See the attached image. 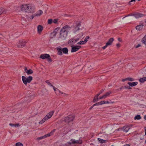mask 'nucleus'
<instances>
[{
	"label": "nucleus",
	"instance_id": "44",
	"mask_svg": "<svg viewBox=\"0 0 146 146\" xmlns=\"http://www.w3.org/2000/svg\"><path fill=\"white\" fill-rule=\"evenodd\" d=\"M108 44L106 43V45L102 47V49H105L107 47V46L109 45Z\"/></svg>",
	"mask_w": 146,
	"mask_h": 146
},
{
	"label": "nucleus",
	"instance_id": "45",
	"mask_svg": "<svg viewBox=\"0 0 146 146\" xmlns=\"http://www.w3.org/2000/svg\"><path fill=\"white\" fill-rule=\"evenodd\" d=\"M36 16H35V14L33 15H32L30 16V18L31 19H33Z\"/></svg>",
	"mask_w": 146,
	"mask_h": 146
},
{
	"label": "nucleus",
	"instance_id": "41",
	"mask_svg": "<svg viewBox=\"0 0 146 146\" xmlns=\"http://www.w3.org/2000/svg\"><path fill=\"white\" fill-rule=\"evenodd\" d=\"M99 104H100V105H101L104 104H105V101L104 100L99 102Z\"/></svg>",
	"mask_w": 146,
	"mask_h": 146
},
{
	"label": "nucleus",
	"instance_id": "5",
	"mask_svg": "<svg viewBox=\"0 0 146 146\" xmlns=\"http://www.w3.org/2000/svg\"><path fill=\"white\" fill-rule=\"evenodd\" d=\"M26 43V41L21 40L17 43V46L19 48H22L25 46Z\"/></svg>",
	"mask_w": 146,
	"mask_h": 146
},
{
	"label": "nucleus",
	"instance_id": "27",
	"mask_svg": "<svg viewBox=\"0 0 146 146\" xmlns=\"http://www.w3.org/2000/svg\"><path fill=\"white\" fill-rule=\"evenodd\" d=\"M131 89V88L130 87V86H121V87L120 88H119V89L120 90H122L123 89Z\"/></svg>",
	"mask_w": 146,
	"mask_h": 146
},
{
	"label": "nucleus",
	"instance_id": "8",
	"mask_svg": "<svg viewBox=\"0 0 146 146\" xmlns=\"http://www.w3.org/2000/svg\"><path fill=\"white\" fill-rule=\"evenodd\" d=\"M68 143L70 144H80L82 143V141L80 139L75 140V139H72L70 140V141L68 142Z\"/></svg>",
	"mask_w": 146,
	"mask_h": 146
},
{
	"label": "nucleus",
	"instance_id": "15",
	"mask_svg": "<svg viewBox=\"0 0 146 146\" xmlns=\"http://www.w3.org/2000/svg\"><path fill=\"white\" fill-rule=\"evenodd\" d=\"M130 128L129 125L125 126L123 127V131L125 132H127Z\"/></svg>",
	"mask_w": 146,
	"mask_h": 146
},
{
	"label": "nucleus",
	"instance_id": "36",
	"mask_svg": "<svg viewBox=\"0 0 146 146\" xmlns=\"http://www.w3.org/2000/svg\"><path fill=\"white\" fill-rule=\"evenodd\" d=\"M126 79H127V80L130 81H133L134 80V79L131 78H126Z\"/></svg>",
	"mask_w": 146,
	"mask_h": 146
},
{
	"label": "nucleus",
	"instance_id": "62",
	"mask_svg": "<svg viewBox=\"0 0 146 146\" xmlns=\"http://www.w3.org/2000/svg\"><path fill=\"white\" fill-rule=\"evenodd\" d=\"M145 135H146V127H145Z\"/></svg>",
	"mask_w": 146,
	"mask_h": 146
},
{
	"label": "nucleus",
	"instance_id": "28",
	"mask_svg": "<svg viewBox=\"0 0 146 146\" xmlns=\"http://www.w3.org/2000/svg\"><path fill=\"white\" fill-rule=\"evenodd\" d=\"M59 28L58 27H57L56 29H55L53 33H52L54 34V35L55 36L56 34L57 33V32L59 29Z\"/></svg>",
	"mask_w": 146,
	"mask_h": 146
},
{
	"label": "nucleus",
	"instance_id": "34",
	"mask_svg": "<svg viewBox=\"0 0 146 146\" xmlns=\"http://www.w3.org/2000/svg\"><path fill=\"white\" fill-rule=\"evenodd\" d=\"M16 146H23V145L21 143L18 142L16 143Z\"/></svg>",
	"mask_w": 146,
	"mask_h": 146
},
{
	"label": "nucleus",
	"instance_id": "31",
	"mask_svg": "<svg viewBox=\"0 0 146 146\" xmlns=\"http://www.w3.org/2000/svg\"><path fill=\"white\" fill-rule=\"evenodd\" d=\"M98 96H96V95L93 100V102H96L98 100Z\"/></svg>",
	"mask_w": 146,
	"mask_h": 146
},
{
	"label": "nucleus",
	"instance_id": "6",
	"mask_svg": "<svg viewBox=\"0 0 146 146\" xmlns=\"http://www.w3.org/2000/svg\"><path fill=\"white\" fill-rule=\"evenodd\" d=\"M81 22L80 21H76V27L73 30V32L74 33H75L76 32L80 29V28L81 26Z\"/></svg>",
	"mask_w": 146,
	"mask_h": 146
},
{
	"label": "nucleus",
	"instance_id": "2",
	"mask_svg": "<svg viewBox=\"0 0 146 146\" xmlns=\"http://www.w3.org/2000/svg\"><path fill=\"white\" fill-rule=\"evenodd\" d=\"M21 9L23 12L32 13L34 12L35 7L32 5H22L21 7Z\"/></svg>",
	"mask_w": 146,
	"mask_h": 146
},
{
	"label": "nucleus",
	"instance_id": "7",
	"mask_svg": "<svg viewBox=\"0 0 146 146\" xmlns=\"http://www.w3.org/2000/svg\"><path fill=\"white\" fill-rule=\"evenodd\" d=\"M74 118V117L73 115H69L65 117L64 121L66 122L69 123L71 121H72Z\"/></svg>",
	"mask_w": 146,
	"mask_h": 146
},
{
	"label": "nucleus",
	"instance_id": "56",
	"mask_svg": "<svg viewBox=\"0 0 146 146\" xmlns=\"http://www.w3.org/2000/svg\"><path fill=\"white\" fill-rule=\"evenodd\" d=\"M140 45L139 44H138V45H137L136 46V48H138L140 46Z\"/></svg>",
	"mask_w": 146,
	"mask_h": 146
},
{
	"label": "nucleus",
	"instance_id": "24",
	"mask_svg": "<svg viewBox=\"0 0 146 146\" xmlns=\"http://www.w3.org/2000/svg\"><path fill=\"white\" fill-rule=\"evenodd\" d=\"M111 93V91H109L108 92L106 93L104 95L105 98L108 97L110 94Z\"/></svg>",
	"mask_w": 146,
	"mask_h": 146
},
{
	"label": "nucleus",
	"instance_id": "3",
	"mask_svg": "<svg viewBox=\"0 0 146 146\" xmlns=\"http://www.w3.org/2000/svg\"><path fill=\"white\" fill-rule=\"evenodd\" d=\"M22 79L24 84L26 85L27 83H30L32 80L33 77L31 76H29L27 78H26L25 76H22Z\"/></svg>",
	"mask_w": 146,
	"mask_h": 146
},
{
	"label": "nucleus",
	"instance_id": "11",
	"mask_svg": "<svg viewBox=\"0 0 146 146\" xmlns=\"http://www.w3.org/2000/svg\"><path fill=\"white\" fill-rule=\"evenodd\" d=\"M25 71L28 75L31 74L33 73V71L31 69L28 70L26 67L25 68Z\"/></svg>",
	"mask_w": 146,
	"mask_h": 146
},
{
	"label": "nucleus",
	"instance_id": "10",
	"mask_svg": "<svg viewBox=\"0 0 146 146\" xmlns=\"http://www.w3.org/2000/svg\"><path fill=\"white\" fill-rule=\"evenodd\" d=\"M131 15L133 16L136 18L138 19L140 17H143L144 15L139 13H137L135 14H133Z\"/></svg>",
	"mask_w": 146,
	"mask_h": 146
},
{
	"label": "nucleus",
	"instance_id": "59",
	"mask_svg": "<svg viewBox=\"0 0 146 146\" xmlns=\"http://www.w3.org/2000/svg\"><path fill=\"white\" fill-rule=\"evenodd\" d=\"M57 91H58L59 93H61L62 92L59 90H58V89H57Z\"/></svg>",
	"mask_w": 146,
	"mask_h": 146
},
{
	"label": "nucleus",
	"instance_id": "23",
	"mask_svg": "<svg viewBox=\"0 0 146 146\" xmlns=\"http://www.w3.org/2000/svg\"><path fill=\"white\" fill-rule=\"evenodd\" d=\"M98 139L101 143H105L107 141V140H104L99 138H98Z\"/></svg>",
	"mask_w": 146,
	"mask_h": 146
},
{
	"label": "nucleus",
	"instance_id": "42",
	"mask_svg": "<svg viewBox=\"0 0 146 146\" xmlns=\"http://www.w3.org/2000/svg\"><path fill=\"white\" fill-rule=\"evenodd\" d=\"M4 11V9L2 8H0V15L3 13Z\"/></svg>",
	"mask_w": 146,
	"mask_h": 146
},
{
	"label": "nucleus",
	"instance_id": "47",
	"mask_svg": "<svg viewBox=\"0 0 146 146\" xmlns=\"http://www.w3.org/2000/svg\"><path fill=\"white\" fill-rule=\"evenodd\" d=\"M99 105H100V104H99V102H98V103H96V104H94L93 105V106H99Z\"/></svg>",
	"mask_w": 146,
	"mask_h": 146
},
{
	"label": "nucleus",
	"instance_id": "58",
	"mask_svg": "<svg viewBox=\"0 0 146 146\" xmlns=\"http://www.w3.org/2000/svg\"><path fill=\"white\" fill-rule=\"evenodd\" d=\"M127 80V79H126V78H125V79H123L122 80V81L123 82H124L125 81V80Z\"/></svg>",
	"mask_w": 146,
	"mask_h": 146
},
{
	"label": "nucleus",
	"instance_id": "12",
	"mask_svg": "<svg viewBox=\"0 0 146 146\" xmlns=\"http://www.w3.org/2000/svg\"><path fill=\"white\" fill-rule=\"evenodd\" d=\"M76 42V40L75 38H73L69 40L68 43L70 45H72L74 44Z\"/></svg>",
	"mask_w": 146,
	"mask_h": 146
},
{
	"label": "nucleus",
	"instance_id": "18",
	"mask_svg": "<svg viewBox=\"0 0 146 146\" xmlns=\"http://www.w3.org/2000/svg\"><path fill=\"white\" fill-rule=\"evenodd\" d=\"M57 49L58 50V54L60 55H62V48L58 47Z\"/></svg>",
	"mask_w": 146,
	"mask_h": 146
},
{
	"label": "nucleus",
	"instance_id": "25",
	"mask_svg": "<svg viewBox=\"0 0 146 146\" xmlns=\"http://www.w3.org/2000/svg\"><path fill=\"white\" fill-rule=\"evenodd\" d=\"M42 11L41 10L38 11L36 14H35V16H39L42 13Z\"/></svg>",
	"mask_w": 146,
	"mask_h": 146
},
{
	"label": "nucleus",
	"instance_id": "37",
	"mask_svg": "<svg viewBox=\"0 0 146 146\" xmlns=\"http://www.w3.org/2000/svg\"><path fill=\"white\" fill-rule=\"evenodd\" d=\"M46 82L48 85L50 86H53V85L50 82L49 80H47L46 81Z\"/></svg>",
	"mask_w": 146,
	"mask_h": 146
},
{
	"label": "nucleus",
	"instance_id": "63",
	"mask_svg": "<svg viewBox=\"0 0 146 146\" xmlns=\"http://www.w3.org/2000/svg\"><path fill=\"white\" fill-rule=\"evenodd\" d=\"M129 146V144H126L125 145H124L123 146Z\"/></svg>",
	"mask_w": 146,
	"mask_h": 146
},
{
	"label": "nucleus",
	"instance_id": "55",
	"mask_svg": "<svg viewBox=\"0 0 146 146\" xmlns=\"http://www.w3.org/2000/svg\"><path fill=\"white\" fill-rule=\"evenodd\" d=\"M105 104H110V102L108 101H105Z\"/></svg>",
	"mask_w": 146,
	"mask_h": 146
},
{
	"label": "nucleus",
	"instance_id": "1",
	"mask_svg": "<svg viewBox=\"0 0 146 146\" xmlns=\"http://www.w3.org/2000/svg\"><path fill=\"white\" fill-rule=\"evenodd\" d=\"M72 27L68 25H66L63 27L60 31L59 38L62 40H65L67 37L68 34L71 30Z\"/></svg>",
	"mask_w": 146,
	"mask_h": 146
},
{
	"label": "nucleus",
	"instance_id": "32",
	"mask_svg": "<svg viewBox=\"0 0 146 146\" xmlns=\"http://www.w3.org/2000/svg\"><path fill=\"white\" fill-rule=\"evenodd\" d=\"M141 118V117L140 115H136L134 117L135 119L139 120V119H140Z\"/></svg>",
	"mask_w": 146,
	"mask_h": 146
},
{
	"label": "nucleus",
	"instance_id": "33",
	"mask_svg": "<svg viewBox=\"0 0 146 146\" xmlns=\"http://www.w3.org/2000/svg\"><path fill=\"white\" fill-rule=\"evenodd\" d=\"M53 23V20L52 19H49L48 20V23L49 24H51Z\"/></svg>",
	"mask_w": 146,
	"mask_h": 146
},
{
	"label": "nucleus",
	"instance_id": "17",
	"mask_svg": "<svg viewBox=\"0 0 146 146\" xmlns=\"http://www.w3.org/2000/svg\"><path fill=\"white\" fill-rule=\"evenodd\" d=\"M138 84V82H128L127 84L131 86H133L136 85Z\"/></svg>",
	"mask_w": 146,
	"mask_h": 146
},
{
	"label": "nucleus",
	"instance_id": "52",
	"mask_svg": "<svg viewBox=\"0 0 146 146\" xmlns=\"http://www.w3.org/2000/svg\"><path fill=\"white\" fill-rule=\"evenodd\" d=\"M116 46L117 47H119L120 46V44L119 43H118L116 44Z\"/></svg>",
	"mask_w": 146,
	"mask_h": 146
},
{
	"label": "nucleus",
	"instance_id": "43",
	"mask_svg": "<svg viewBox=\"0 0 146 146\" xmlns=\"http://www.w3.org/2000/svg\"><path fill=\"white\" fill-rule=\"evenodd\" d=\"M108 44L106 43V45L102 47V49H105L107 47V46L109 45Z\"/></svg>",
	"mask_w": 146,
	"mask_h": 146
},
{
	"label": "nucleus",
	"instance_id": "13",
	"mask_svg": "<svg viewBox=\"0 0 146 146\" xmlns=\"http://www.w3.org/2000/svg\"><path fill=\"white\" fill-rule=\"evenodd\" d=\"M49 118H50V117L48 116L47 115H46L44 117L43 119H42V120L41 121H40L39 123L40 124H42L46 120H47V119Z\"/></svg>",
	"mask_w": 146,
	"mask_h": 146
},
{
	"label": "nucleus",
	"instance_id": "9",
	"mask_svg": "<svg viewBox=\"0 0 146 146\" xmlns=\"http://www.w3.org/2000/svg\"><path fill=\"white\" fill-rule=\"evenodd\" d=\"M72 48L71 52H74L78 51L81 46L80 45H72L71 46Z\"/></svg>",
	"mask_w": 146,
	"mask_h": 146
},
{
	"label": "nucleus",
	"instance_id": "4",
	"mask_svg": "<svg viewBox=\"0 0 146 146\" xmlns=\"http://www.w3.org/2000/svg\"><path fill=\"white\" fill-rule=\"evenodd\" d=\"M40 58L43 59H47L48 61L51 62L52 60L50 55L48 54H42L40 57Z\"/></svg>",
	"mask_w": 146,
	"mask_h": 146
},
{
	"label": "nucleus",
	"instance_id": "20",
	"mask_svg": "<svg viewBox=\"0 0 146 146\" xmlns=\"http://www.w3.org/2000/svg\"><path fill=\"white\" fill-rule=\"evenodd\" d=\"M113 40V38H111L106 43L108 44V45H111Z\"/></svg>",
	"mask_w": 146,
	"mask_h": 146
},
{
	"label": "nucleus",
	"instance_id": "16",
	"mask_svg": "<svg viewBox=\"0 0 146 146\" xmlns=\"http://www.w3.org/2000/svg\"><path fill=\"white\" fill-rule=\"evenodd\" d=\"M37 31L39 33H40L43 29V27L41 25L38 26L37 28Z\"/></svg>",
	"mask_w": 146,
	"mask_h": 146
},
{
	"label": "nucleus",
	"instance_id": "60",
	"mask_svg": "<svg viewBox=\"0 0 146 146\" xmlns=\"http://www.w3.org/2000/svg\"><path fill=\"white\" fill-rule=\"evenodd\" d=\"M100 93H98V94H96V96H97H97H98L100 95Z\"/></svg>",
	"mask_w": 146,
	"mask_h": 146
},
{
	"label": "nucleus",
	"instance_id": "49",
	"mask_svg": "<svg viewBox=\"0 0 146 146\" xmlns=\"http://www.w3.org/2000/svg\"><path fill=\"white\" fill-rule=\"evenodd\" d=\"M9 125L10 126H11V127H13V126L15 127V124H12L11 123H9Z\"/></svg>",
	"mask_w": 146,
	"mask_h": 146
},
{
	"label": "nucleus",
	"instance_id": "35",
	"mask_svg": "<svg viewBox=\"0 0 146 146\" xmlns=\"http://www.w3.org/2000/svg\"><path fill=\"white\" fill-rule=\"evenodd\" d=\"M90 37L89 36H87L84 40V41L86 43Z\"/></svg>",
	"mask_w": 146,
	"mask_h": 146
},
{
	"label": "nucleus",
	"instance_id": "50",
	"mask_svg": "<svg viewBox=\"0 0 146 146\" xmlns=\"http://www.w3.org/2000/svg\"><path fill=\"white\" fill-rule=\"evenodd\" d=\"M61 94H63L62 96H66L68 95V94L65 93H63V92L61 93Z\"/></svg>",
	"mask_w": 146,
	"mask_h": 146
},
{
	"label": "nucleus",
	"instance_id": "40",
	"mask_svg": "<svg viewBox=\"0 0 146 146\" xmlns=\"http://www.w3.org/2000/svg\"><path fill=\"white\" fill-rule=\"evenodd\" d=\"M45 138L44 137V136H41V137L37 138V140H40V139H44Z\"/></svg>",
	"mask_w": 146,
	"mask_h": 146
},
{
	"label": "nucleus",
	"instance_id": "19",
	"mask_svg": "<svg viewBox=\"0 0 146 146\" xmlns=\"http://www.w3.org/2000/svg\"><path fill=\"white\" fill-rule=\"evenodd\" d=\"M143 26V24L137 26L136 27V29L137 30L140 31L142 29Z\"/></svg>",
	"mask_w": 146,
	"mask_h": 146
},
{
	"label": "nucleus",
	"instance_id": "48",
	"mask_svg": "<svg viewBox=\"0 0 146 146\" xmlns=\"http://www.w3.org/2000/svg\"><path fill=\"white\" fill-rule=\"evenodd\" d=\"M103 98H105L104 95L102 96H100L99 97V99H102Z\"/></svg>",
	"mask_w": 146,
	"mask_h": 146
},
{
	"label": "nucleus",
	"instance_id": "51",
	"mask_svg": "<svg viewBox=\"0 0 146 146\" xmlns=\"http://www.w3.org/2000/svg\"><path fill=\"white\" fill-rule=\"evenodd\" d=\"M52 87H53V89H54V91H56V90H57V89H58L57 88H55L54 86H52Z\"/></svg>",
	"mask_w": 146,
	"mask_h": 146
},
{
	"label": "nucleus",
	"instance_id": "22",
	"mask_svg": "<svg viewBox=\"0 0 146 146\" xmlns=\"http://www.w3.org/2000/svg\"><path fill=\"white\" fill-rule=\"evenodd\" d=\"M62 50L63 53L64 54H67L68 52V50L67 48L65 47L63 48H62Z\"/></svg>",
	"mask_w": 146,
	"mask_h": 146
},
{
	"label": "nucleus",
	"instance_id": "26",
	"mask_svg": "<svg viewBox=\"0 0 146 146\" xmlns=\"http://www.w3.org/2000/svg\"><path fill=\"white\" fill-rule=\"evenodd\" d=\"M54 112V111H52L50 112H49V113H48L47 114V115L48 116L50 117V118L52 117V115H53V113Z\"/></svg>",
	"mask_w": 146,
	"mask_h": 146
},
{
	"label": "nucleus",
	"instance_id": "38",
	"mask_svg": "<svg viewBox=\"0 0 146 146\" xmlns=\"http://www.w3.org/2000/svg\"><path fill=\"white\" fill-rule=\"evenodd\" d=\"M58 19H55L53 20V23H54L55 24H58Z\"/></svg>",
	"mask_w": 146,
	"mask_h": 146
},
{
	"label": "nucleus",
	"instance_id": "54",
	"mask_svg": "<svg viewBox=\"0 0 146 146\" xmlns=\"http://www.w3.org/2000/svg\"><path fill=\"white\" fill-rule=\"evenodd\" d=\"M118 41L119 42H121L122 40L120 38H118Z\"/></svg>",
	"mask_w": 146,
	"mask_h": 146
},
{
	"label": "nucleus",
	"instance_id": "64",
	"mask_svg": "<svg viewBox=\"0 0 146 146\" xmlns=\"http://www.w3.org/2000/svg\"><path fill=\"white\" fill-rule=\"evenodd\" d=\"M63 146H69L68 145H66V144H65Z\"/></svg>",
	"mask_w": 146,
	"mask_h": 146
},
{
	"label": "nucleus",
	"instance_id": "46",
	"mask_svg": "<svg viewBox=\"0 0 146 146\" xmlns=\"http://www.w3.org/2000/svg\"><path fill=\"white\" fill-rule=\"evenodd\" d=\"M135 0H131L129 2V5H131V2H135Z\"/></svg>",
	"mask_w": 146,
	"mask_h": 146
},
{
	"label": "nucleus",
	"instance_id": "39",
	"mask_svg": "<svg viewBox=\"0 0 146 146\" xmlns=\"http://www.w3.org/2000/svg\"><path fill=\"white\" fill-rule=\"evenodd\" d=\"M85 43L84 42V41H81L79 42H78V43H77V44H82Z\"/></svg>",
	"mask_w": 146,
	"mask_h": 146
},
{
	"label": "nucleus",
	"instance_id": "57",
	"mask_svg": "<svg viewBox=\"0 0 146 146\" xmlns=\"http://www.w3.org/2000/svg\"><path fill=\"white\" fill-rule=\"evenodd\" d=\"M104 89H102L101 91H100V93L101 94V93H102V92H104Z\"/></svg>",
	"mask_w": 146,
	"mask_h": 146
},
{
	"label": "nucleus",
	"instance_id": "61",
	"mask_svg": "<svg viewBox=\"0 0 146 146\" xmlns=\"http://www.w3.org/2000/svg\"><path fill=\"white\" fill-rule=\"evenodd\" d=\"M15 127L18 126L19 125V124H15Z\"/></svg>",
	"mask_w": 146,
	"mask_h": 146
},
{
	"label": "nucleus",
	"instance_id": "53",
	"mask_svg": "<svg viewBox=\"0 0 146 146\" xmlns=\"http://www.w3.org/2000/svg\"><path fill=\"white\" fill-rule=\"evenodd\" d=\"M75 39L76 40V42L77 41H78L79 40L80 38H75Z\"/></svg>",
	"mask_w": 146,
	"mask_h": 146
},
{
	"label": "nucleus",
	"instance_id": "21",
	"mask_svg": "<svg viewBox=\"0 0 146 146\" xmlns=\"http://www.w3.org/2000/svg\"><path fill=\"white\" fill-rule=\"evenodd\" d=\"M141 73L143 76H145V75L146 74V66L144 67L143 69L141 71Z\"/></svg>",
	"mask_w": 146,
	"mask_h": 146
},
{
	"label": "nucleus",
	"instance_id": "30",
	"mask_svg": "<svg viewBox=\"0 0 146 146\" xmlns=\"http://www.w3.org/2000/svg\"><path fill=\"white\" fill-rule=\"evenodd\" d=\"M142 42L143 43L146 44V35H145L142 38Z\"/></svg>",
	"mask_w": 146,
	"mask_h": 146
},
{
	"label": "nucleus",
	"instance_id": "14",
	"mask_svg": "<svg viewBox=\"0 0 146 146\" xmlns=\"http://www.w3.org/2000/svg\"><path fill=\"white\" fill-rule=\"evenodd\" d=\"M55 129H53L50 133L44 135V137L45 138H46L52 135L53 134V133L55 131Z\"/></svg>",
	"mask_w": 146,
	"mask_h": 146
},
{
	"label": "nucleus",
	"instance_id": "29",
	"mask_svg": "<svg viewBox=\"0 0 146 146\" xmlns=\"http://www.w3.org/2000/svg\"><path fill=\"white\" fill-rule=\"evenodd\" d=\"M139 81L140 82H142V83H143L145 81H146L145 77H143V78H140L139 80Z\"/></svg>",
	"mask_w": 146,
	"mask_h": 146
}]
</instances>
